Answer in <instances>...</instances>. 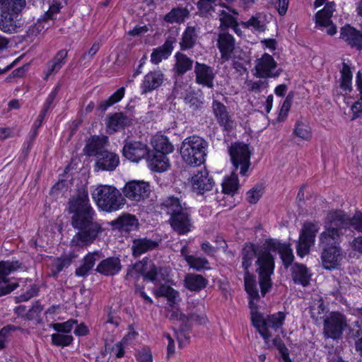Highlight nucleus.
Wrapping results in <instances>:
<instances>
[{
    "instance_id": "69168bd1",
    "label": "nucleus",
    "mask_w": 362,
    "mask_h": 362,
    "mask_svg": "<svg viewBox=\"0 0 362 362\" xmlns=\"http://www.w3.org/2000/svg\"><path fill=\"white\" fill-rule=\"evenodd\" d=\"M176 42L177 38L175 36H169L165 41L164 44L156 49L163 54V57H166L168 58L171 54L174 48V45Z\"/></svg>"
},
{
    "instance_id": "4d7b16f0",
    "label": "nucleus",
    "mask_w": 362,
    "mask_h": 362,
    "mask_svg": "<svg viewBox=\"0 0 362 362\" xmlns=\"http://www.w3.org/2000/svg\"><path fill=\"white\" fill-rule=\"evenodd\" d=\"M293 134L303 140H309L312 137L311 129L308 123L298 120L293 129Z\"/></svg>"
},
{
    "instance_id": "412c9836",
    "label": "nucleus",
    "mask_w": 362,
    "mask_h": 362,
    "mask_svg": "<svg viewBox=\"0 0 362 362\" xmlns=\"http://www.w3.org/2000/svg\"><path fill=\"white\" fill-rule=\"evenodd\" d=\"M119 163V157L115 153L106 150L95 158V170L113 171Z\"/></svg>"
},
{
    "instance_id": "c03bdc74",
    "label": "nucleus",
    "mask_w": 362,
    "mask_h": 362,
    "mask_svg": "<svg viewBox=\"0 0 362 362\" xmlns=\"http://www.w3.org/2000/svg\"><path fill=\"white\" fill-rule=\"evenodd\" d=\"M20 20L21 18L18 19V17L7 16L1 12L0 29L4 33L17 32V30L21 28Z\"/></svg>"
},
{
    "instance_id": "f8f14e48",
    "label": "nucleus",
    "mask_w": 362,
    "mask_h": 362,
    "mask_svg": "<svg viewBox=\"0 0 362 362\" xmlns=\"http://www.w3.org/2000/svg\"><path fill=\"white\" fill-rule=\"evenodd\" d=\"M21 266V263L17 260L0 262V297L10 293L18 286L17 283L11 284L7 276Z\"/></svg>"
},
{
    "instance_id": "e433bc0d",
    "label": "nucleus",
    "mask_w": 362,
    "mask_h": 362,
    "mask_svg": "<svg viewBox=\"0 0 362 362\" xmlns=\"http://www.w3.org/2000/svg\"><path fill=\"white\" fill-rule=\"evenodd\" d=\"M185 286L191 291H199L208 284V280L200 274H187L184 280Z\"/></svg>"
},
{
    "instance_id": "13d9d810",
    "label": "nucleus",
    "mask_w": 362,
    "mask_h": 362,
    "mask_svg": "<svg viewBox=\"0 0 362 362\" xmlns=\"http://www.w3.org/2000/svg\"><path fill=\"white\" fill-rule=\"evenodd\" d=\"M217 0H199L197 2L199 15L202 17H208L215 11L214 6Z\"/></svg>"
},
{
    "instance_id": "5701e85b",
    "label": "nucleus",
    "mask_w": 362,
    "mask_h": 362,
    "mask_svg": "<svg viewBox=\"0 0 362 362\" xmlns=\"http://www.w3.org/2000/svg\"><path fill=\"white\" fill-rule=\"evenodd\" d=\"M351 224V218L342 211H331L327 214L325 222V227L327 229L332 227L334 230L339 231L341 228L350 227Z\"/></svg>"
},
{
    "instance_id": "603ef678",
    "label": "nucleus",
    "mask_w": 362,
    "mask_h": 362,
    "mask_svg": "<svg viewBox=\"0 0 362 362\" xmlns=\"http://www.w3.org/2000/svg\"><path fill=\"white\" fill-rule=\"evenodd\" d=\"M116 223L121 230L127 232L136 229L139 224L136 217L129 214L119 216L117 219Z\"/></svg>"
},
{
    "instance_id": "20e7f679",
    "label": "nucleus",
    "mask_w": 362,
    "mask_h": 362,
    "mask_svg": "<svg viewBox=\"0 0 362 362\" xmlns=\"http://www.w3.org/2000/svg\"><path fill=\"white\" fill-rule=\"evenodd\" d=\"M142 274L144 279L153 283L166 281L169 276V269L165 267L156 266L148 257L129 267L125 276L127 281H137Z\"/></svg>"
},
{
    "instance_id": "6e6d98bb",
    "label": "nucleus",
    "mask_w": 362,
    "mask_h": 362,
    "mask_svg": "<svg viewBox=\"0 0 362 362\" xmlns=\"http://www.w3.org/2000/svg\"><path fill=\"white\" fill-rule=\"evenodd\" d=\"M188 259L187 264L189 267L197 272L210 269L208 259L201 255H194L192 257H189Z\"/></svg>"
},
{
    "instance_id": "1a4fd4ad",
    "label": "nucleus",
    "mask_w": 362,
    "mask_h": 362,
    "mask_svg": "<svg viewBox=\"0 0 362 362\" xmlns=\"http://www.w3.org/2000/svg\"><path fill=\"white\" fill-rule=\"evenodd\" d=\"M319 230L317 223L306 221L303 223L297 245L298 255L303 257L310 252V247L314 245Z\"/></svg>"
},
{
    "instance_id": "aec40b11",
    "label": "nucleus",
    "mask_w": 362,
    "mask_h": 362,
    "mask_svg": "<svg viewBox=\"0 0 362 362\" xmlns=\"http://www.w3.org/2000/svg\"><path fill=\"white\" fill-rule=\"evenodd\" d=\"M164 81V74L160 70L151 71L146 74L140 85L141 94H147L158 89Z\"/></svg>"
},
{
    "instance_id": "09e8293b",
    "label": "nucleus",
    "mask_w": 362,
    "mask_h": 362,
    "mask_svg": "<svg viewBox=\"0 0 362 362\" xmlns=\"http://www.w3.org/2000/svg\"><path fill=\"white\" fill-rule=\"evenodd\" d=\"M183 99L185 104L188 105L192 110H198L202 108L203 101L201 95H198V93L192 88L186 90Z\"/></svg>"
},
{
    "instance_id": "a18cd8bd",
    "label": "nucleus",
    "mask_w": 362,
    "mask_h": 362,
    "mask_svg": "<svg viewBox=\"0 0 362 362\" xmlns=\"http://www.w3.org/2000/svg\"><path fill=\"white\" fill-rule=\"evenodd\" d=\"M240 24L244 28L259 33L264 32L267 28L266 23H264V16L261 13L252 16L248 21H242Z\"/></svg>"
},
{
    "instance_id": "2eb2a0df",
    "label": "nucleus",
    "mask_w": 362,
    "mask_h": 362,
    "mask_svg": "<svg viewBox=\"0 0 362 362\" xmlns=\"http://www.w3.org/2000/svg\"><path fill=\"white\" fill-rule=\"evenodd\" d=\"M334 7L335 4L333 2L328 3L315 14L316 26L322 30L325 28L326 33L331 36L337 33V27L331 21L335 11Z\"/></svg>"
},
{
    "instance_id": "393cba45",
    "label": "nucleus",
    "mask_w": 362,
    "mask_h": 362,
    "mask_svg": "<svg viewBox=\"0 0 362 362\" xmlns=\"http://www.w3.org/2000/svg\"><path fill=\"white\" fill-rule=\"evenodd\" d=\"M235 45V39L232 35L226 31H222L218 34L217 47L223 61H228L232 57Z\"/></svg>"
},
{
    "instance_id": "bb28decb",
    "label": "nucleus",
    "mask_w": 362,
    "mask_h": 362,
    "mask_svg": "<svg viewBox=\"0 0 362 362\" xmlns=\"http://www.w3.org/2000/svg\"><path fill=\"white\" fill-rule=\"evenodd\" d=\"M321 260L325 269H333L339 265L342 252L340 247L322 249Z\"/></svg>"
},
{
    "instance_id": "e2e57ef3",
    "label": "nucleus",
    "mask_w": 362,
    "mask_h": 362,
    "mask_svg": "<svg viewBox=\"0 0 362 362\" xmlns=\"http://www.w3.org/2000/svg\"><path fill=\"white\" fill-rule=\"evenodd\" d=\"M20 327L15 326L13 325H8L4 327L0 330V349L5 347L6 343L9 340L11 337V332L20 329Z\"/></svg>"
},
{
    "instance_id": "a19ab883",
    "label": "nucleus",
    "mask_w": 362,
    "mask_h": 362,
    "mask_svg": "<svg viewBox=\"0 0 362 362\" xmlns=\"http://www.w3.org/2000/svg\"><path fill=\"white\" fill-rule=\"evenodd\" d=\"M187 312H189V322L198 325L205 324L207 319L202 304L194 305V303H188Z\"/></svg>"
},
{
    "instance_id": "39448f33",
    "label": "nucleus",
    "mask_w": 362,
    "mask_h": 362,
    "mask_svg": "<svg viewBox=\"0 0 362 362\" xmlns=\"http://www.w3.org/2000/svg\"><path fill=\"white\" fill-rule=\"evenodd\" d=\"M92 197L98 208L106 212L117 211L126 203L120 192L110 185L98 186L92 193Z\"/></svg>"
},
{
    "instance_id": "f3484780",
    "label": "nucleus",
    "mask_w": 362,
    "mask_h": 362,
    "mask_svg": "<svg viewBox=\"0 0 362 362\" xmlns=\"http://www.w3.org/2000/svg\"><path fill=\"white\" fill-rule=\"evenodd\" d=\"M191 184L193 192L204 194L206 192L211 191L214 185V181L209 176V172L205 168L198 170L191 178Z\"/></svg>"
},
{
    "instance_id": "2f4dec72",
    "label": "nucleus",
    "mask_w": 362,
    "mask_h": 362,
    "mask_svg": "<svg viewBox=\"0 0 362 362\" xmlns=\"http://www.w3.org/2000/svg\"><path fill=\"white\" fill-rule=\"evenodd\" d=\"M146 158L150 168L153 171L163 172L170 167L169 160L164 153L148 151Z\"/></svg>"
},
{
    "instance_id": "774afa93",
    "label": "nucleus",
    "mask_w": 362,
    "mask_h": 362,
    "mask_svg": "<svg viewBox=\"0 0 362 362\" xmlns=\"http://www.w3.org/2000/svg\"><path fill=\"white\" fill-rule=\"evenodd\" d=\"M62 8V5L61 3L54 2L52 3L47 12H45L42 21L43 22L47 21V20H53L54 19V16L59 13L60 9Z\"/></svg>"
},
{
    "instance_id": "f03ea898",
    "label": "nucleus",
    "mask_w": 362,
    "mask_h": 362,
    "mask_svg": "<svg viewBox=\"0 0 362 362\" xmlns=\"http://www.w3.org/2000/svg\"><path fill=\"white\" fill-rule=\"evenodd\" d=\"M242 267L244 269L245 289L248 296L252 298L257 297L258 288L255 276L250 273L249 269L252 266L255 258H257L255 264L257 266L256 272L259 275V283L262 296L268 292L272 286L271 275L274 273V258L268 251L267 240L259 246L253 243H245L242 250Z\"/></svg>"
},
{
    "instance_id": "7ed1b4c3",
    "label": "nucleus",
    "mask_w": 362,
    "mask_h": 362,
    "mask_svg": "<svg viewBox=\"0 0 362 362\" xmlns=\"http://www.w3.org/2000/svg\"><path fill=\"white\" fill-rule=\"evenodd\" d=\"M249 299L252 325L257 329L260 335L267 340L272 336L270 330L276 332L282 327L286 319V313L277 312L272 315H267L264 317L262 314L258 312L257 305V302L259 299V291H257V298H252V296H249Z\"/></svg>"
},
{
    "instance_id": "6ab92c4d",
    "label": "nucleus",
    "mask_w": 362,
    "mask_h": 362,
    "mask_svg": "<svg viewBox=\"0 0 362 362\" xmlns=\"http://www.w3.org/2000/svg\"><path fill=\"white\" fill-rule=\"evenodd\" d=\"M107 143L108 137L106 136H92L86 141L83 151L86 156H94L96 158L100 153L107 150L105 146Z\"/></svg>"
},
{
    "instance_id": "3c124183",
    "label": "nucleus",
    "mask_w": 362,
    "mask_h": 362,
    "mask_svg": "<svg viewBox=\"0 0 362 362\" xmlns=\"http://www.w3.org/2000/svg\"><path fill=\"white\" fill-rule=\"evenodd\" d=\"M124 95V88H119L112 94L107 99L102 100L98 105V110L100 112H105L110 107L120 101Z\"/></svg>"
},
{
    "instance_id": "473e14b6",
    "label": "nucleus",
    "mask_w": 362,
    "mask_h": 362,
    "mask_svg": "<svg viewBox=\"0 0 362 362\" xmlns=\"http://www.w3.org/2000/svg\"><path fill=\"white\" fill-rule=\"evenodd\" d=\"M339 244V232L334 230L332 227L329 229L325 228V230L320 233L319 236V246L322 249L340 247Z\"/></svg>"
},
{
    "instance_id": "c9c22d12",
    "label": "nucleus",
    "mask_w": 362,
    "mask_h": 362,
    "mask_svg": "<svg viewBox=\"0 0 362 362\" xmlns=\"http://www.w3.org/2000/svg\"><path fill=\"white\" fill-rule=\"evenodd\" d=\"M189 17V11L186 7L177 6L173 8L163 17V21L168 23H182Z\"/></svg>"
},
{
    "instance_id": "4468645a",
    "label": "nucleus",
    "mask_w": 362,
    "mask_h": 362,
    "mask_svg": "<svg viewBox=\"0 0 362 362\" xmlns=\"http://www.w3.org/2000/svg\"><path fill=\"white\" fill-rule=\"evenodd\" d=\"M148 153V149L146 144L129 137L124 141L122 154L127 159L132 162H139L146 157Z\"/></svg>"
},
{
    "instance_id": "37998d69",
    "label": "nucleus",
    "mask_w": 362,
    "mask_h": 362,
    "mask_svg": "<svg viewBox=\"0 0 362 362\" xmlns=\"http://www.w3.org/2000/svg\"><path fill=\"white\" fill-rule=\"evenodd\" d=\"M67 54L68 53L66 49H61L56 54L53 59L49 62L47 64L46 78L50 75L55 74L61 69L62 66L66 63Z\"/></svg>"
},
{
    "instance_id": "b1692460",
    "label": "nucleus",
    "mask_w": 362,
    "mask_h": 362,
    "mask_svg": "<svg viewBox=\"0 0 362 362\" xmlns=\"http://www.w3.org/2000/svg\"><path fill=\"white\" fill-rule=\"evenodd\" d=\"M268 251H277L285 267L288 268L293 262L294 256L289 244L282 243L275 239L267 240Z\"/></svg>"
},
{
    "instance_id": "338daca9",
    "label": "nucleus",
    "mask_w": 362,
    "mask_h": 362,
    "mask_svg": "<svg viewBox=\"0 0 362 362\" xmlns=\"http://www.w3.org/2000/svg\"><path fill=\"white\" fill-rule=\"evenodd\" d=\"M245 85L249 92L259 93L262 89L267 88L269 86V83L266 80L257 81L247 80L245 81Z\"/></svg>"
},
{
    "instance_id": "6e6552de",
    "label": "nucleus",
    "mask_w": 362,
    "mask_h": 362,
    "mask_svg": "<svg viewBox=\"0 0 362 362\" xmlns=\"http://www.w3.org/2000/svg\"><path fill=\"white\" fill-rule=\"evenodd\" d=\"M277 62L271 54L264 53L260 58L255 60L254 76L264 79L277 78L282 72L281 69H277Z\"/></svg>"
},
{
    "instance_id": "0e129e2a",
    "label": "nucleus",
    "mask_w": 362,
    "mask_h": 362,
    "mask_svg": "<svg viewBox=\"0 0 362 362\" xmlns=\"http://www.w3.org/2000/svg\"><path fill=\"white\" fill-rule=\"evenodd\" d=\"M293 100V95L289 93L286 99L284 100L281 110L279 111V115L276 118L277 122H281L286 119L288 116V112L291 109V103Z\"/></svg>"
},
{
    "instance_id": "c85d7f7f",
    "label": "nucleus",
    "mask_w": 362,
    "mask_h": 362,
    "mask_svg": "<svg viewBox=\"0 0 362 362\" xmlns=\"http://www.w3.org/2000/svg\"><path fill=\"white\" fill-rule=\"evenodd\" d=\"M132 119L123 112H115L107 117V128L109 134H113L131 125Z\"/></svg>"
},
{
    "instance_id": "79ce46f5",
    "label": "nucleus",
    "mask_w": 362,
    "mask_h": 362,
    "mask_svg": "<svg viewBox=\"0 0 362 362\" xmlns=\"http://www.w3.org/2000/svg\"><path fill=\"white\" fill-rule=\"evenodd\" d=\"M310 313L316 324H320L322 322H324V320L326 318V308L321 297H318L313 300L310 306Z\"/></svg>"
},
{
    "instance_id": "5fc2aeb1",
    "label": "nucleus",
    "mask_w": 362,
    "mask_h": 362,
    "mask_svg": "<svg viewBox=\"0 0 362 362\" xmlns=\"http://www.w3.org/2000/svg\"><path fill=\"white\" fill-rule=\"evenodd\" d=\"M356 82L357 89L359 91L360 98L351 106V110L353 112L352 119L360 117L361 115L362 114V75L360 71H358L356 74Z\"/></svg>"
},
{
    "instance_id": "864d4df0",
    "label": "nucleus",
    "mask_w": 362,
    "mask_h": 362,
    "mask_svg": "<svg viewBox=\"0 0 362 362\" xmlns=\"http://www.w3.org/2000/svg\"><path fill=\"white\" fill-rule=\"evenodd\" d=\"M340 73V88L345 92H351L352 90V73L349 66L346 63H342V69Z\"/></svg>"
},
{
    "instance_id": "680f3d73",
    "label": "nucleus",
    "mask_w": 362,
    "mask_h": 362,
    "mask_svg": "<svg viewBox=\"0 0 362 362\" xmlns=\"http://www.w3.org/2000/svg\"><path fill=\"white\" fill-rule=\"evenodd\" d=\"M77 323L76 320H69L62 323H52L49 325L57 332L70 334L74 326Z\"/></svg>"
},
{
    "instance_id": "f704fd0d",
    "label": "nucleus",
    "mask_w": 362,
    "mask_h": 362,
    "mask_svg": "<svg viewBox=\"0 0 362 362\" xmlns=\"http://www.w3.org/2000/svg\"><path fill=\"white\" fill-rule=\"evenodd\" d=\"M199 29L197 26H187L186 28L180 42L181 50H187L194 47L198 38Z\"/></svg>"
},
{
    "instance_id": "bf43d9fd",
    "label": "nucleus",
    "mask_w": 362,
    "mask_h": 362,
    "mask_svg": "<svg viewBox=\"0 0 362 362\" xmlns=\"http://www.w3.org/2000/svg\"><path fill=\"white\" fill-rule=\"evenodd\" d=\"M51 341L56 346L65 347L72 344L74 338L71 334L57 332L51 334Z\"/></svg>"
},
{
    "instance_id": "a878e982",
    "label": "nucleus",
    "mask_w": 362,
    "mask_h": 362,
    "mask_svg": "<svg viewBox=\"0 0 362 362\" xmlns=\"http://www.w3.org/2000/svg\"><path fill=\"white\" fill-rule=\"evenodd\" d=\"M340 39L345 41L351 47L362 49V32L350 25H346L340 29Z\"/></svg>"
},
{
    "instance_id": "ea45409f",
    "label": "nucleus",
    "mask_w": 362,
    "mask_h": 362,
    "mask_svg": "<svg viewBox=\"0 0 362 362\" xmlns=\"http://www.w3.org/2000/svg\"><path fill=\"white\" fill-rule=\"evenodd\" d=\"M2 13L18 17L23 11V0H0Z\"/></svg>"
},
{
    "instance_id": "ddd939ff",
    "label": "nucleus",
    "mask_w": 362,
    "mask_h": 362,
    "mask_svg": "<svg viewBox=\"0 0 362 362\" xmlns=\"http://www.w3.org/2000/svg\"><path fill=\"white\" fill-rule=\"evenodd\" d=\"M168 221L173 230L180 235L189 233L194 228L189 208L169 217Z\"/></svg>"
},
{
    "instance_id": "052dcab7",
    "label": "nucleus",
    "mask_w": 362,
    "mask_h": 362,
    "mask_svg": "<svg viewBox=\"0 0 362 362\" xmlns=\"http://www.w3.org/2000/svg\"><path fill=\"white\" fill-rule=\"evenodd\" d=\"M74 255L71 257H64L57 259L52 264V276H56L59 272H61L65 267H68L71 262Z\"/></svg>"
},
{
    "instance_id": "4be33fe9",
    "label": "nucleus",
    "mask_w": 362,
    "mask_h": 362,
    "mask_svg": "<svg viewBox=\"0 0 362 362\" xmlns=\"http://www.w3.org/2000/svg\"><path fill=\"white\" fill-rule=\"evenodd\" d=\"M161 240L147 238H134L132 241V251L134 257H139L143 254L158 248Z\"/></svg>"
},
{
    "instance_id": "9b49d317",
    "label": "nucleus",
    "mask_w": 362,
    "mask_h": 362,
    "mask_svg": "<svg viewBox=\"0 0 362 362\" xmlns=\"http://www.w3.org/2000/svg\"><path fill=\"white\" fill-rule=\"evenodd\" d=\"M346 326L345 316L339 312H332L324 320V333L327 337L339 339Z\"/></svg>"
},
{
    "instance_id": "8fccbe9b",
    "label": "nucleus",
    "mask_w": 362,
    "mask_h": 362,
    "mask_svg": "<svg viewBox=\"0 0 362 362\" xmlns=\"http://www.w3.org/2000/svg\"><path fill=\"white\" fill-rule=\"evenodd\" d=\"M155 295L157 297H165L168 301V305L173 306L179 296V293L170 286L161 285L155 291Z\"/></svg>"
},
{
    "instance_id": "9d476101",
    "label": "nucleus",
    "mask_w": 362,
    "mask_h": 362,
    "mask_svg": "<svg viewBox=\"0 0 362 362\" xmlns=\"http://www.w3.org/2000/svg\"><path fill=\"white\" fill-rule=\"evenodd\" d=\"M124 199L134 202H140L147 199L151 193L150 185L142 180H132L122 188Z\"/></svg>"
},
{
    "instance_id": "0eeeda50",
    "label": "nucleus",
    "mask_w": 362,
    "mask_h": 362,
    "mask_svg": "<svg viewBox=\"0 0 362 362\" xmlns=\"http://www.w3.org/2000/svg\"><path fill=\"white\" fill-rule=\"evenodd\" d=\"M228 153L234 170H237L240 168V174L243 176L247 175L251 164L252 155L249 146L243 142H235L229 147Z\"/></svg>"
},
{
    "instance_id": "72a5a7b5",
    "label": "nucleus",
    "mask_w": 362,
    "mask_h": 362,
    "mask_svg": "<svg viewBox=\"0 0 362 362\" xmlns=\"http://www.w3.org/2000/svg\"><path fill=\"white\" fill-rule=\"evenodd\" d=\"M104 257L100 251L88 252L83 258V264L76 269L75 274L78 276H87L94 267L95 262Z\"/></svg>"
},
{
    "instance_id": "4c0bfd02",
    "label": "nucleus",
    "mask_w": 362,
    "mask_h": 362,
    "mask_svg": "<svg viewBox=\"0 0 362 362\" xmlns=\"http://www.w3.org/2000/svg\"><path fill=\"white\" fill-rule=\"evenodd\" d=\"M292 278L296 284L307 286L310 283V274L304 264L295 263L291 267Z\"/></svg>"
},
{
    "instance_id": "423d86ee",
    "label": "nucleus",
    "mask_w": 362,
    "mask_h": 362,
    "mask_svg": "<svg viewBox=\"0 0 362 362\" xmlns=\"http://www.w3.org/2000/svg\"><path fill=\"white\" fill-rule=\"evenodd\" d=\"M207 142L197 136L186 138L181 146L180 154L183 160L190 165H200L205 161Z\"/></svg>"
},
{
    "instance_id": "f257e3e1",
    "label": "nucleus",
    "mask_w": 362,
    "mask_h": 362,
    "mask_svg": "<svg viewBox=\"0 0 362 362\" xmlns=\"http://www.w3.org/2000/svg\"><path fill=\"white\" fill-rule=\"evenodd\" d=\"M68 213L71 215V226L77 230L70 241L71 247L86 248L103 233L104 228L97 219L86 190L78 192L69 199Z\"/></svg>"
},
{
    "instance_id": "c756f323",
    "label": "nucleus",
    "mask_w": 362,
    "mask_h": 362,
    "mask_svg": "<svg viewBox=\"0 0 362 362\" xmlns=\"http://www.w3.org/2000/svg\"><path fill=\"white\" fill-rule=\"evenodd\" d=\"M122 269L120 259L117 257H110L101 260L95 271L105 276H114Z\"/></svg>"
},
{
    "instance_id": "49530a36",
    "label": "nucleus",
    "mask_w": 362,
    "mask_h": 362,
    "mask_svg": "<svg viewBox=\"0 0 362 362\" xmlns=\"http://www.w3.org/2000/svg\"><path fill=\"white\" fill-rule=\"evenodd\" d=\"M153 152H159L167 155L173 151L174 147L165 136L156 135L152 140Z\"/></svg>"
},
{
    "instance_id": "de8ad7c7",
    "label": "nucleus",
    "mask_w": 362,
    "mask_h": 362,
    "mask_svg": "<svg viewBox=\"0 0 362 362\" xmlns=\"http://www.w3.org/2000/svg\"><path fill=\"white\" fill-rule=\"evenodd\" d=\"M239 187L238 175L232 172L230 175L226 177L222 182V192L230 196V198L237 192Z\"/></svg>"
},
{
    "instance_id": "a211bd4d",
    "label": "nucleus",
    "mask_w": 362,
    "mask_h": 362,
    "mask_svg": "<svg viewBox=\"0 0 362 362\" xmlns=\"http://www.w3.org/2000/svg\"><path fill=\"white\" fill-rule=\"evenodd\" d=\"M211 108L218 124L224 131H230L233 128V121L228 111L227 107L220 101L214 100Z\"/></svg>"
},
{
    "instance_id": "58836bf2",
    "label": "nucleus",
    "mask_w": 362,
    "mask_h": 362,
    "mask_svg": "<svg viewBox=\"0 0 362 362\" xmlns=\"http://www.w3.org/2000/svg\"><path fill=\"white\" fill-rule=\"evenodd\" d=\"M175 63L173 71L178 76H182L192 69L194 61L185 54L178 52L175 54Z\"/></svg>"
},
{
    "instance_id": "cd10ccee",
    "label": "nucleus",
    "mask_w": 362,
    "mask_h": 362,
    "mask_svg": "<svg viewBox=\"0 0 362 362\" xmlns=\"http://www.w3.org/2000/svg\"><path fill=\"white\" fill-rule=\"evenodd\" d=\"M160 208L170 217L184 211L185 209H187L188 207L186 203H182L179 198L171 195L160 199Z\"/></svg>"
},
{
    "instance_id": "dca6fc26",
    "label": "nucleus",
    "mask_w": 362,
    "mask_h": 362,
    "mask_svg": "<svg viewBox=\"0 0 362 362\" xmlns=\"http://www.w3.org/2000/svg\"><path fill=\"white\" fill-rule=\"evenodd\" d=\"M194 73L195 82L203 87L214 88L216 72L214 68L204 63L196 62Z\"/></svg>"
},
{
    "instance_id": "7c9ffc66",
    "label": "nucleus",
    "mask_w": 362,
    "mask_h": 362,
    "mask_svg": "<svg viewBox=\"0 0 362 362\" xmlns=\"http://www.w3.org/2000/svg\"><path fill=\"white\" fill-rule=\"evenodd\" d=\"M226 8L228 11L222 10L219 13L220 28L222 31L231 28L238 33V23L236 17L238 16V13L235 9L229 6H226Z\"/></svg>"
}]
</instances>
